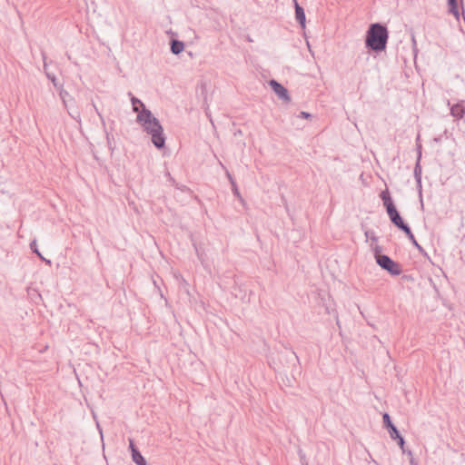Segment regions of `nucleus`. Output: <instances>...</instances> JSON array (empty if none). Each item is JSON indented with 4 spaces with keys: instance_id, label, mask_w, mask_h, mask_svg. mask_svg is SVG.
<instances>
[{
    "instance_id": "obj_15",
    "label": "nucleus",
    "mask_w": 465,
    "mask_h": 465,
    "mask_svg": "<svg viewBox=\"0 0 465 465\" xmlns=\"http://www.w3.org/2000/svg\"><path fill=\"white\" fill-rule=\"evenodd\" d=\"M370 247L371 248L372 252H374V256H375V260L376 261H377L379 256H382L383 255V254H381L382 247L380 246L379 244H377V242L371 243Z\"/></svg>"
},
{
    "instance_id": "obj_3",
    "label": "nucleus",
    "mask_w": 465,
    "mask_h": 465,
    "mask_svg": "<svg viewBox=\"0 0 465 465\" xmlns=\"http://www.w3.org/2000/svg\"><path fill=\"white\" fill-rule=\"evenodd\" d=\"M376 262L380 267L387 271L391 275L397 276L402 272L401 264L394 262L388 255L379 256Z\"/></svg>"
},
{
    "instance_id": "obj_30",
    "label": "nucleus",
    "mask_w": 465,
    "mask_h": 465,
    "mask_svg": "<svg viewBox=\"0 0 465 465\" xmlns=\"http://www.w3.org/2000/svg\"><path fill=\"white\" fill-rule=\"evenodd\" d=\"M94 109H95V110H97V108H96L95 104H94ZM96 112H97V114H98V116H100V118H102L101 114H100L98 111H96Z\"/></svg>"
},
{
    "instance_id": "obj_2",
    "label": "nucleus",
    "mask_w": 465,
    "mask_h": 465,
    "mask_svg": "<svg viewBox=\"0 0 465 465\" xmlns=\"http://www.w3.org/2000/svg\"><path fill=\"white\" fill-rule=\"evenodd\" d=\"M389 38L387 27L380 23L371 25L367 31L365 45L375 52L385 50Z\"/></svg>"
},
{
    "instance_id": "obj_1",
    "label": "nucleus",
    "mask_w": 465,
    "mask_h": 465,
    "mask_svg": "<svg viewBox=\"0 0 465 465\" xmlns=\"http://www.w3.org/2000/svg\"><path fill=\"white\" fill-rule=\"evenodd\" d=\"M136 122L141 124L143 131L151 135V141L157 149H162L165 145V136L163 128L160 121L153 116L152 112L143 108L136 116Z\"/></svg>"
},
{
    "instance_id": "obj_5",
    "label": "nucleus",
    "mask_w": 465,
    "mask_h": 465,
    "mask_svg": "<svg viewBox=\"0 0 465 465\" xmlns=\"http://www.w3.org/2000/svg\"><path fill=\"white\" fill-rule=\"evenodd\" d=\"M269 84L273 92L279 96L280 99L285 102L291 101L288 90L282 84L278 83L276 80H271Z\"/></svg>"
},
{
    "instance_id": "obj_24",
    "label": "nucleus",
    "mask_w": 465,
    "mask_h": 465,
    "mask_svg": "<svg viewBox=\"0 0 465 465\" xmlns=\"http://www.w3.org/2000/svg\"><path fill=\"white\" fill-rule=\"evenodd\" d=\"M129 448L132 453H134V450H137L136 447L134 446V440L131 439L129 440Z\"/></svg>"
},
{
    "instance_id": "obj_20",
    "label": "nucleus",
    "mask_w": 465,
    "mask_h": 465,
    "mask_svg": "<svg viewBox=\"0 0 465 465\" xmlns=\"http://www.w3.org/2000/svg\"><path fill=\"white\" fill-rule=\"evenodd\" d=\"M34 252H35V253H36V254H37V256H38L41 260L45 261L46 263H50V262H50V260H46L45 258H44V257H43V255L39 252V251H38V250H34Z\"/></svg>"
},
{
    "instance_id": "obj_19",
    "label": "nucleus",
    "mask_w": 465,
    "mask_h": 465,
    "mask_svg": "<svg viewBox=\"0 0 465 465\" xmlns=\"http://www.w3.org/2000/svg\"><path fill=\"white\" fill-rule=\"evenodd\" d=\"M392 439L393 440H398V444H399L400 448L402 450L403 452H405V449H404L405 440L401 436V434L399 433V437H395V438H392Z\"/></svg>"
},
{
    "instance_id": "obj_26",
    "label": "nucleus",
    "mask_w": 465,
    "mask_h": 465,
    "mask_svg": "<svg viewBox=\"0 0 465 465\" xmlns=\"http://www.w3.org/2000/svg\"><path fill=\"white\" fill-rule=\"evenodd\" d=\"M69 114L71 115V117H73V118H74V119H75L76 117H79V114H78V112H76L75 114H73V113L69 112Z\"/></svg>"
},
{
    "instance_id": "obj_8",
    "label": "nucleus",
    "mask_w": 465,
    "mask_h": 465,
    "mask_svg": "<svg viewBox=\"0 0 465 465\" xmlns=\"http://www.w3.org/2000/svg\"><path fill=\"white\" fill-rule=\"evenodd\" d=\"M450 114L457 119H461L464 116L465 108L463 106V101H461V103L453 104L450 107Z\"/></svg>"
},
{
    "instance_id": "obj_10",
    "label": "nucleus",
    "mask_w": 465,
    "mask_h": 465,
    "mask_svg": "<svg viewBox=\"0 0 465 465\" xmlns=\"http://www.w3.org/2000/svg\"><path fill=\"white\" fill-rule=\"evenodd\" d=\"M184 49V44L182 41L179 40H172L171 41V52L173 54H181Z\"/></svg>"
},
{
    "instance_id": "obj_25",
    "label": "nucleus",
    "mask_w": 465,
    "mask_h": 465,
    "mask_svg": "<svg viewBox=\"0 0 465 465\" xmlns=\"http://www.w3.org/2000/svg\"><path fill=\"white\" fill-rule=\"evenodd\" d=\"M30 248L31 250L34 252V250H38L37 247H36V241L34 240L31 243H30Z\"/></svg>"
},
{
    "instance_id": "obj_33",
    "label": "nucleus",
    "mask_w": 465,
    "mask_h": 465,
    "mask_svg": "<svg viewBox=\"0 0 465 465\" xmlns=\"http://www.w3.org/2000/svg\"><path fill=\"white\" fill-rule=\"evenodd\" d=\"M305 465H308V464H305Z\"/></svg>"
},
{
    "instance_id": "obj_13",
    "label": "nucleus",
    "mask_w": 465,
    "mask_h": 465,
    "mask_svg": "<svg viewBox=\"0 0 465 465\" xmlns=\"http://www.w3.org/2000/svg\"><path fill=\"white\" fill-rule=\"evenodd\" d=\"M42 56H43V59H44V69H45V71L46 77H47L49 80H51V81H52V83L54 84V85L55 87H57V86H58V83H57V79H56L55 75H54V74H50V73H48V72L46 71V67H47V64H46V62H45L46 56H45V54L44 52L42 53Z\"/></svg>"
},
{
    "instance_id": "obj_16",
    "label": "nucleus",
    "mask_w": 465,
    "mask_h": 465,
    "mask_svg": "<svg viewBox=\"0 0 465 465\" xmlns=\"http://www.w3.org/2000/svg\"><path fill=\"white\" fill-rule=\"evenodd\" d=\"M365 237L368 241H371V243H375L378 242V237L376 236L375 232L371 230H367L364 232Z\"/></svg>"
},
{
    "instance_id": "obj_4",
    "label": "nucleus",
    "mask_w": 465,
    "mask_h": 465,
    "mask_svg": "<svg viewBox=\"0 0 465 465\" xmlns=\"http://www.w3.org/2000/svg\"><path fill=\"white\" fill-rule=\"evenodd\" d=\"M387 208V213L391 223L397 226L400 230L403 231L406 234H411V228L406 224L400 215V213L396 209V205H385Z\"/></svg>"
},
{
    "instance_id": "obj_7",
    "label": "nucleus",
    "mask_w": 465,
    "mask_h": 465,
    "mask_svg": "<svg viewBox=\"0 0 465 465\" xmlns=\"http://www.w3.org/2000/svg\"><path fill=\"white\" fill-rule=\"evenodd\" d=\"M295 7V17L302 27L305 26V13L304 9L298 4L297 0H292Z\"/></svg>"
},
{
    "instance_id": "obj_11",
    "label": "nucleus",
    "mask_w": 465,
    "mask_h": 465,
    "mask_svg": "<svg viewBox=\"0 0 465 465\" xmlns=\"http://www.w3.org/2000/svg\"><path fill=\"white\" fill-rule=\"evenodd\" d=\"M449 12L455 16L457 20L460 18L458 8V0H448Z\"/></svg>"
},
{
    "instance_id": "obj_14",
    "label": "nucleus",
    "mask_w": 465,
    "mask_h": 465,
    "mask_svg": "<svg viewBox=\"0 0 465 465\" xmlns=\"http://www.w3.org/2000/svg\"><path fill=\"white\" fill-rule=\"evenodd\" d=\"M420 145H419V154H418V161L415 164V168H414V175L416 177V179L418 181H420V175H421V167H420V157H421V152H420Z\"/></svg>"
},
{
    "instance_id": "obj_21",
    "label": "nucleus",
    "mask_w": 465,
    "mask_h": 465,
    "mask_svg": "<svg viewBox=\"0 0 465 465\" xmlns=\"http://www.w3.org/2000/svg\"><path fill=\"white\" fill-rule=\"evenodd\" d=\"M34 252H35V253H36V254H37V256H38L41 260L45 261L46 263H50V262H50V260H46L45 258H44V257H43V255L39 252V251H38V250H34Z\"/></svg>"
},
{
    "instance_id": "obj_31",
    "label": "nucleus",
    "mask_w": 465,
    "mask_h": 465,
    "mask_svg": "<svg viewBox=\"0 0 465 465\" xmlns=\"http://www.w3.org/2000/svg\"><path fill=\"white\" fill-rule=\"evenodd\" d=\"M61 95H62V98H64V97H63V94H62V93H61ZM63 103H64V104L66 106V103H65V100H64V99H63Z\"/></svg>"
},
{
    "instance_id": "obj_23",
    "label": "nucleus",
    "mask_w": 465,
    "mask_h": 465,
    "mask_svg": "<svg viewBox=\"0 0 465 465\" xmlns=\"http://www.w3.org/2000/svg\"><path fill=\"white\" fill-rule=\"evenodd\" d=\"M300 117L308 119V118L312 117V114L307 113V112H301L300 113Z\"/></svg>"
},
{
    "instance_id": "obj_32",
    "label": "nucleus",
    "mask_w": 465,
    "mask_h": 465,
    "mask_svg": "<svg viewBox=\"0 0 465 465\" xmlns=\"http://www.w3.org/2000/svg\"><path fill=\"white\" fill-rule=\"evenodd\" d=\"M98 429H99V432L102 434V430L99 427H98Z\"/></svg>"
},
{
    "instance_id": "obj_22",
    "label": "nucleus",
    "mask_w": 465,
    "mask_h": 465,
    "mask_svg": "<svg viewBox=\"0 0 465 465\" xmlns=\"http://www.w3.org/2000/svg\"><path fill=\"white\" fill-rule=\"evenodd\" d=\"M34 252H35V253H36V254H37V256H38L41 260L45 261L46 263H50V262H50V260H46L45 258H44V257H43V255L39 252V251H38V250H34Z\"/></svg>"
},
{
    "instance_id": "obj_12",
    "label": "nucleus",
    "mask_w": 465,
    "mask_h": 465,
    "mask_svg": "<svg viewBox=\"0 0 465 465\" xmlns=\"http://www.w3.org/2000/svg\"><path fill=\"white\" fill-rule=\"evenodd\" d=\"M133 461L137 465H147L145 459L143 457L141 452L138 450H134V453H132Z\"/></svg>"
},
{
    "instance_id": "obj_18",
    "label": "nucleus",
    "mask_w": 465,
    "mask_h": 465,
    "mask_svg": "<svg viewBox=\"0 0 465 465\" xmlns=\"http://www.w3.org/2000/svg\"><path fill=\"white\" fill-rule=\"evenodd\" d=\"M408 236V238L411 241V242L413 243L414 246L417 247V249L420 251V252H423V249L422 247L417 242L413 233L411 232V234H406Z\"/></svg>"
},
{
    "instance_id": "obj_27",
    "label": "nucleus",
    "mask_w": 465,
    "mask_h": 465,
    "mask_svg": "<svg viewBox=\"0 0 465 465\" xmlns=\"http://www.w3.org/2000/svg\"><path fill=\"white\" fill-rule=\"evenodd\" d=\"M227 175H228L232 184L234 185V182L232 181V178L231 174L229 173H227Z\"/></svg>"
},
{
    "instance_id": "obj_9",
    "label": "nucleus",
    "mask_w": 465,
    "mask_h": 465,
    "mask_svg": "<svg viewBox=\"0 0 465 465\" xmlns=\"http://www.w3.org/2000/svg\"><path fill=\"white\" fill-rule=\"evenodd\" d=\"M129 95H131V103L133 105V111L139 114V112L141 110H143V108H146L144 104L138 98L132 95V93H129Z\"/></svg>"
},
{
    "instance_id": "obj_29",
    "label": "nucleus",
    "mask_w": 465,
    "mask_h": 465,
    "mask_svg": "<svg viewBox=\"0 0 465 465\" xmlns=\"http://www.w3.org/2000/svg\"><path fill=\"white\" fill-rule=\"evenodd\" d=\"M411 465H417V464L414 462L413 458H411Z\"/></svg>"
},
{
    "instance_id": "obj_17",
    "label": "nucleus",
    "mask_w": 465,
    "mask_h": 465,
    "mask_svg": "<svg viewBox=\"0 0 465 465\" xmlns=\"http://www.w3.org/2000/svg\"><path fill=\"white\" fill-rule=\"evenodd\" d=\"M381 200L383 201V203H392L391 193L388 189L382 191L380 194Z\"/></svg>"
},
{
    "instance_id": "obj_28",
    "label": "nucleus",
    "mask_w": 465,
    "mask_h": 465,
    "mask_svg": "<svg viewBox=\"0 0 465 465\" xmlns=\"http://www.w3.org/2000/svg\"><path fill=\"white\" fill-rule=\"evenodd\" d=\"M405 452L408 454V456H410L411 458H412V451L411 450H405Z\"/></svg>"
},
{
    "instance_id": "obj_6",
    "label": "nucleus",
    "mask_w": 465,
    "mask_h": 465,
    "mask_svg": "<svg viewBox=\"0 0 465 465\" xmlns=\"http://www.w3.org/2000/svg\"><path fill=\"white\" fill-rule=\"evenodd\" d=\"M383 422L384 425L388 428L389 433L391 438L399 437V430L397 428L393 425V423L391 420L390 415L388 413H384L383 416Z\"/></svg>"
}]
</instances>
